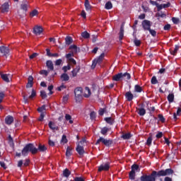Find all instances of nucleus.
Wrapping results in <instances>:
<instances>
[{
    "label": "nucleus",
    "mask_w": 181,
    "mask_h": 181,
    "mask_svg": "<svg viewBox=\"0 0 181 181\" xmlns=\"http://www.w3.org/2000/svg\"><path fill=\"white\" fill-rule=\"evenodd\" d=\"M144 90L142 89V87L139 85H135L134 86V92L135 93H142Z\"/></svg>",
    "instance_id": "473e14b6"
},
{
    "label": "nucleus",
    "mask_w": 181,
    "mask_h": 181,
    "mask_svg": "<svg viewBox=\"0 0 181 181\" xmlns=\"http://www.w3.org/2000/svg\"><path fill=\"white\" fill-rule=\"evenodd\" d=\"M29 152L32 153V155H36V153H37V148L35 146L34 144L30 143L26 144L21 151L23 156H28Z\"/></svg>",
    "instance_id": "f03ea898"
},
{
    "label": "nucleus",
    "mask_w": 181,
    "mask_h": 181,
    "mask_svg": "<svg viewBox=\"0 0 181 181\" xmlns=\"http://www.w3.org/2000/svg\"><path fill=\"white\" fill-rule=\"evenodd\" d=\"M105 56V54L103 52L102 53L99 57L95 59L93 61V64H92V69H95V66H97V64H101V63H103V60H104V57Z\"/></svg>",
    "instance_id": "20e7f679"
},
{
    "label": "nucleus",
    "mask_w": 181,
    "mask_h": 181,
    "mask_svg": "<svg viewBox=\"0 0 181 181\" xmlns=\"http://www.w3.org/2000/svg\"><path fill=\"white\" fill-rule=\"evenodd\" d=\"M172 21L174 25H179V23L180 22V20L176 17H173Z\"/></svg>",
    "instance_id": "a18cd8bd"
},
{
    "label": "nucleus",
    "mask_w": 181,
    "mask_h": 181,
    "mask_svg": "<svg viewBox=\"0 0 181 181\" xmlns=\"http://www.w3.org/2000/svg\"><path fill=\"white\" fill-rule=\"evenodd\" d=\"M1 78H2V80H4V81H6V83H9V78L8 77V74H1Z\"/></svg>",
    "instance_id": "72a5a7b5"
},
{
    "label": "nucleus",
    "mask_w": 181,
    "mask_h": 181,
    "mask_svg": "<svg viewBox=\"0 0 181 181\" xmlns=\"http://www.w3.org/2000/svg\"><path fill=\"white\" fill-rule=\"evenodd\" d=\"M46 66L47 69L51 71H53V70H54V66H53V62L50 60L47 61Z\"/></svg>",
    "instance_id": "aec40b11"
},
{
    "label": "nucleus",
    "mask_w": 181,
    "mask_h": 181,
    "mask_svg": "<svg viewBox=\"0 0 181 181\" xmlns=\"http://www.w3.org/2000/svg\"><path fill=\"white\" fill-rule=\"evenodd\" d=\"M179 50V45H175L174 49L170 50V54L173 56H176L177 54V51Z\"/></svg>",
    "instance_id": "c85d7f7f"
},
{
    "label": "nucleus",
    "mask_w": 181,
    "mask_h": 181,
    "mask_svg": "<svg viewBox=\"0 0 181 181\" xmlns=\"http://www.w3.org/2000/svg\"><path fill=\"white\" fill-rule=\"evenodd\" d=\"M74 56V54L72 52V53H69V54H66V57L68 61L70 60V59H72L71 57Z\"/></svg>",
    "instance_id": "e2e57ef3"
},
{
    "label": "nucleus",
    "mask_w": 181,
    "mask_h": 181,
    "mask_svg": "<svg viewBox=\"0 0 181 181\" xmlns=\"http://www.w3.org/2000/svg\"><path fill=\"white\" fill-rule=\"evenodd\" d=\"M1 11L2 13H5V12H8L9 11V4L8 2L4 3L1 6Z\"/></svg>",
    "instance_id": "f8f14e48"
},
{
    "label": "nucleus",
    "mask_w": 181,
    "mask_h": 181,
    "mask_svg": "<svg viewBox=\"0 0 181 181\" xmlns=\"http://www.w3.org/2000/svg\"><path fill=\"white\" fill-rule=\"evenodd\" d=\"M81 67L77 66L75 69L71 71L72 77H77V74L80 73Z\"/></svg>",
    "instance_id": "a211bd4d"
},
{
    "label": "nucleus",
    "mask_w": 181,
    "mask_h": 181,
    "mask_svg": "<svg viewBox=\"0 0 181 181\" xmlns=\"http://www.w3.org/2000/svg\"><path fill=\"white\" fill-rule=\"evenodd\" d=\"M37 152H46L47 151V147L45 145L39 144L38 148H37Z\"/></svg>",
    "instance_id": "b1692460"
},
{
    "label": "nucleus",
    "mask_w": 181,
    "mask_h": 181,
    "mask_svg": "<svg viewBox=\"0 0 181 181\" xmlns=\"http://www.w3.org/2000/svg\"><path fill=\"white\" fill-rule=\"evenodd\" d=\"M124 97L127 100V101L131 102L134 100V94H132V92L128 91L125 93Z\"/></svg>",
    "instance_id": "9d476101"
},
{
    "label": "nucleus",
    "mask_w": 181,
    "mask_h": 181,
    "mask_svg": "<svg viewBox=\"0 0 181 181\" xmlns=\"http://www.w3.org/2000/svg\"><path fill=\"white\" fill-rule=\"evenodd\" d=\"M5 122L7 125H11L13 122V117L8 115L5 118Z\"/></svg>",
    "instance_id": "412c9836"
},
{
    "label": "nucleus",
    "mask_w": 181,
    "mask_h": 181,
    "mask_svg": "<svg viewBox=\"0 0 181 181\" xmlns=\"http://www.w3.org/2000/svg\"><path fill=\"white\" fill-rule=\"evenodd\" d=\"M35 97H36V90H35V89H32L31 95L28 97V98L32 100V98H35Z\"/></svg>",
    "instance_id": "8fccbe9b"
},
{
    "label": "nucleus",
    "mask_w": 181,
    "mask_h": 181,
    "mask_svg": "<svg viewBox=\"0 0 181 181\" xmlns=\"http://www.w3.org/2000/svg\"><path fill=\"white\" fill-rule=\"evenodd\" d=\"M113 81H121L122 80V73H119L112 76Z\"/></svg>",
    "instance_id": "f3484780"
},
{
    "label": "nucleus",
    "mask_w": 181,
    "mask_h": 181,
    "mask_svg": "<svg viewBox=\"0 0 181 181\" xmlns=\"http://www.w3.org/2000/svg\"><path fill=\"white\" fill-rule=\"evenodd\" d=\"M84 5L86 11H91V5L90 4V1L88 0H85Z\"/></svg>",
    "instance_id": "7c9ffc66"
},
{
    "label": "nucleus",
    "mask_w": 181,
    "mask_h": 181,
    "mask_svg": "<svg viewBox=\"0 0 181 181\" xmlns=\"http://www.w3.org/2000/svg\"><path fill=\"white\" fill-rule=\"evenodd\" d=\"M28 6H29V1L23 0V4L21 5V9H23V11H28Z\"/></svg>",
    "instance_id": "6ab92c4d"
},
{
    "label": "nucleus",
    "mask_w": 181,
    "mask_h": 181,
    "mask_svg": "<svg viewBox=\"0 0 181 181\" xmlns=\"http://www.w3.org/2000/svg\"><path fill=\"white\" fill-rule=\"evenodd\" d=\"M40 97L42 98V100H45V98H47V94L46 93V91L41 90L40 91Z\"/></svg>",
    "instance_id": "49530a36"
},
{
    "label": "nucleus",
    "mask_w": 181,
    "mask_h": 181,
    "mask_svg": "<svg viewBox=\"0 0 181 181\" xmlns=\"http://www.w3.org/2000/svg\"><path fill=\"white\" fill-rule=\"evenodd\" d=\"M134 43L135 46H136L137 47H139V46H141V40H139L135 39L134 40Z\"/></svg>",
    "instance_id": "6e6d98bb"
},
{
    "label": "nucleus",
    "mask_w": 181,
    "mask_h": 181,
    "mask_svg": "<svg viewBox=\"0 0 181 181\" xmlns=\"http://www.w3.org/2000/svg\"><path fill=\"white\" fill-rule=\"evenodd\" d=\"M71 175V172L69 170L68 168H66L63 170V176L64 177H69Z\"/></svg>",
    "instance_id": "c756f323"
},
{
    "label": "nucleus",
    "mask_w": 181,
    "mask_h": 181,
    "mask_svg": "<svg viewBox=\"0 0 181 181\" xmlns=\"http://www.w3.org/2000/svg\"><path fill=\"white\" fill-rule=\"evenodd\" d=\"M67 88V86L64 85V83H62V85L57 88L58 91H62L64 89Z\"/></svg>",
    "instance_id": "864d4df0"
},
{
    "label": "nucleus",
    "mask_w": 181,
    "mask_h": 181,
    "mask_svg": "<svg viewBox=\"0 0 181 181\" xmlns=\"http://www.w3.org/2000/svg\"><path fill=\"white\" fill-rule=\"evenodd\" d=\"M75 95H81L83 94V88L78 87L74 90Z\"/></svg>",
    "instance_id": "393cba45"
},
{
    "label": "nucleus",
    "mask_w": 181,
    "mask_h": 181,
    "mask_svg": "<svg viewBox=\"0 0 181 181\" xmlns=\"http://www.w3.org/2000/svg\"><path fill=\"white\" fill-rule=\"evenodd\" d=\"M75 100L76 103H81V100H83L82 95H75Z\"/></svg>",
    "instance_id": "37998d69"
},
{
    "label": "nucleus",
    "mask_w": 181,
    "mask_h": 181,
    "mask_svg": "<svg viewBox=\"0 0 181 181\" xmlns=\"http://www.w3.org/2000/svg\"><path fill=\"white\" fill-rule=\"evenodd\" d=\"M38 112H45L43 111H46V105H43L42 107L37 108Z\"/></svg>",
    "instance_id": "09e8293b"
},
{
    "label": "nucleus",
    "mask_w": 181,
    "mask_h": 181,
    "mask_svg": "<svg viewBox=\"0 0 181 181\" xmlns=\"http://www.w3.org/2000/svg\"><path fill=\"white\" fill-rule=\"evenodd\" d=\"M43 32V28L41 26H35L33 28V33L35 35H40Z\"/></svg>",
    "instance_id": "ddd939ff"
},
{
    "label": "nucleus",
    "mask_w": 181,
    "mask_h": 181,
    "mask_svg": "<svg viewBox=\"0 0 181 181\" xmlns=\"http://www.w3.org/2000/svg\"><path fill=\"white\" fill-rule=\"evenodd\" d=\"M105 8L107 10L112 9V3H111V1H107L105 4Z\"/></svg>",
    "instance_id": "a19ab883"
},
{
    "label": "nucleus",
    "mask_w": 181,
    "mask_h": 181,
    "mask_svg": "<svg viewBox=\"0 0 181 181\" xmlns=\"http://www.w3.org/2000/svg\"><path fill=\"white\" fill-rule=\"evenodd\" d=\"M65 119H66V121H69V124H73V120H71V115H70L69 114H66Z\"/></svg>",
    "instance_id": "c03bdc74"
},
{
    "label": "nucleus",
    "mask_w": 181,
    "mask_h": 181,
    "mask_svg": "<svg viewBox=\"0 0 181 181\" xmlns=\"http://www.w3.org/2000/svg\"><path fill=\"white\" fill-rule=\"evenodd\" d=\"M151 83L153 85L158 84V79L156 78V76H154L151 78Z\"/></svg>",
    "instance_id": "3c124183"
},
{
    "label": "nucleus",
    "mask_w": 181,
    "mask_h": 181,
    "mask_svg": "<svg viewBox=\"0 0 181 181\" xmlns=\"http://www.w3.org/2000/svg\"><path fill=\"white\" fill-rule=\"evenodd\" d=\"M122 80H131V74L128 72L122 73Z\"/></svg>",
    "instance_id": "bb28decb"
},
{
    "label": "nucleus",
    "mask_w": 181,
    "mask_h": 181,
    "mask_svg": "<svg viewBox=\"0 0 181 181\" xmlns=\"http://www.w3.org/2000/svg\"><path fill=\"white\" fill-rule=\"evenodd\" d=\"M97 117V114L95 113V112L94 111H92L90 113V119L93 121L95 118H96Z\"/></svg>",
    "instance_id": "de8ad7c7"
},
{
    "label": "nucleus",
    "mask_w": 181,
    "mask_h": 181,
    "mask_svg": "<svg viewBox=\"0 0 181 181\" xmlns=\"http://www.w3.org/2000/svg\"><path fill=\"white\" fill-rule=\"evenodd\" d=\"M168 103H173L174 100H175V95H173V93H170L168 97Z\"/></svg>",
    "instance_id": "c9c22d12"
},
{
    "label": "nucleus",
    "mask_w": 181,
    "mask_h": 181,
    "mask_svg": "<svg viewBox=\"0 0 181 181\" xmlns=\"http://www.w3.org/2000/svg\"><path fill=\"white\" fill-rule=\"evenodd\" d=\"M131 170L133 172H139V165L138 164H133L131 167Z\"/></svg>",
    "instance_id": "2f4dec72"
},
{
    "label": "nucleus",
    "mask_w": 181,
    "mask_h": 181,
    "mask_svg": "<svg viewBox=\"0 0 181 181\" xmlns=\"http://www.w3.org/2000/svg\"><path fill=\"white\" fill-rule=\"evenodd\" d=\"M0 52L3 54V56H5L6 57H8L9 56V47H5L4 45L0 46Z\"/></svg>",
    "instance_id": "0eeeda50"
},
{
    "label": "nucleus",
    "mask_w": 181,
    "mask_h": 181,
    "mask_svg": "<svg viewBox=\"0 0 181 181\" xmlns=\"http://www.w3.org/2000/svg\"><path fill=\"white\" fill-rule=\"evenodd\" d=\"M71 43H73V37L70 36H66L65 37V44L66 45V46H70Z\"/></svg>",
    "instance_id": "5701e85b"
},
{
    "label": "nucleus",
    "mask_w": 181,
    "mask_h": 181,
    "mask_svg": "<svg viewBox=\"0 0 181 181\" xmlns=\"http://www.w3.org/2000/svg\"><path fill=\"white\" fill-rule=\"evenodd\" d=\"M8 141L9 146L11 148H13V146H15V143H13V139L12 138V136H11V134L8 135Z\"/></svg>",
    "instance_id": "cd10ccee"
},
{
    "label": "nucleus",
    "mask_w": 181,
    "mask_h": 181,
    "mask_svg": "<svg viewBox=\"0 0 181 181\" xmlns=\"http://www.w3.org/2000/svg\"><path fill=\"white\" fill-rule=\"evenodd\" d=\"M135 176H136L135 171H132L131 170V171L129 173V178L130 179V180H135Z\"/></svg>",
    "instance_id": "f704fd0d"
},
{
    "label": "nucleus",
    "mask_w": 181,
    "mask_h": 181,
    "mask_svg": "<svg viewBox=\"0 0 181 181\" xmlns=\"http://www.w3.org/2000/svg\"><path fill=\"white\" fill-rule=\"evenodd\" d=\"M110 168H111L110 162L103 163L98 167V172H108Z\"/></svg>",
    "instance_id": "39448f33"
},
{
    "label": "nucleus",
    "mask_w": 181,
    "mask_h": 181,
    "mask_svg": "<svg viewBox=\"0 0 181 181\" xmlns=\"http://www.w3.org/2000/svg\"><path fill=\"white\" fill-rule=\"evenodd\" d=\"M156 16L157 17V18H165V16H166V14H165V13H157L156 14Z\"/></svg>",
    "instance_id": "4d7b16f0"
},
{
    "label": "nucleus",
    "mask_w": 181,
    "mask_h": 181,
    "mask_svg": "<svg viewBox=\"0 0 181 181\" xmlns=\"http://www.w3.org/2000/svg\"><path fill=\"white\" fill-rule=\"evenodd\" d=\"M74 181H86V180L83 177H75Z\"/></svg>",
    "instance_id": "0e129e2a"
},
{
    "label": "nucleus",
    "mask_w": 181,
    "mask_h": 181,
    "mask_svg": "<svg viewBox=\"0 0 181 181\" xmlns=\"http://www.w3.org/2000/svg\"><path fill=\"white\" fill-rule=\"evenodd\" d=\"M81 36L83 37V39H90V33H88L87 31L83 32L81 33Z\"/></svg>",
    "instance_id": "4c0bfd02"
},
{
    "label": "nucleus",
    "mask_w": 181,
    "mask_h": 181,
    "mask_svg": "<svg viewBox=\"0 0 181 181\" xmlns=\"http://www.w3.org/2000/svg\"><path fill=\"white\" fill-rule=\"evenodd\" d=\"M144 30H150L152 24L149 20H144L141 23Z\"/></svg>",
    "instance_id": "423d86ee"
},
{
    "label": "nucleus",
    "mask_w": 181,
    "mask_h": 181,
    "mask_svg": "<svg viewBox=\"0 0 181 181\" xmlns=\"http://www.w3.org/2000/svg\"><path fill=\"white\" fill-rule=\"evenodd\" d=\"M69 142V140H67V136L66 134L62 135V139H61V144H67Z\"/></svg>",
    "instance_id": "ea45409f"
},
{
    "label": "nucleus",
    "mask_w": 181,
    "mask_h": 181,
    "mask_svg": "<svg viewBox=\"0 0 181 181\" xmlns=\"http://www.w3.org/2000/svg\"><path fill=\"white\" fill-rule=\"evenodd\" d=\"M170 24H166L165 25H164L163 27V30H170Z\"/></svg>",
    "instance_id": "774afa93"
},
{
    "label": "nucleus",
    "mask_w": 181,
    "mask_h": 181,
    "mask_svg": "<svg viewBox=\"0 0 181 181\" xmlns=\"http://www.w3.org/2000/svg\"><path fill=\"white\" fill-rule=\"evenodd\" d=\"M105 121L107 124H110V125H112L114 124V119H112V117H105Z\"/></svg>",
    "instance_id": "e433bc0d"
},
{
    "label": "nucleus",
    "mask_w": 181,
    "mask_h": 181,
    "mask_svg": "<svg viewBox=\"0 0 181 181\" xmlns=\"http://www.w3.org/2000/svg\"><path fill=\"white\" fill-rule=\"evenodd\" d=\"M132 136V135H131V133H127V134H122V138H123L124 139H131Z\"/></svg>",
    "instance_id": "79ce46f5"
},
{
    "label": "nucleus",
    "mask_w": 181,
    "mask_h": 181,
    "mask_svg": "<svg viewBox=\"0 0 181 181\" xmlns=\"http://www.w3.org/2000/svg\"><path fill=\"white\" fill-rule=\"evenodd\" d=\"M61 80L62 81H69L70 80V76H69V74L64 73L61 75Z\"/></svg>",
    "instance_id": "4be33fe9"
},
{
    "label": "nucleus",
    "mask_w": 181,
    "mask_h": 181,
    "mask_svg": "<svg viewBox=\"0 0 181 181\" xmlns=\"http://www.w3.org/2000/svg\"><path fill=\"white\" fill-rule=\"evenodd\" d=\"M37 13H39V11H37V10L34 9L30 13V16H32V18H33V16H36V15H37Z\"/></svg>",
    "instance_id": "5fc2aeb1"
},
{
    "label": "nucleus",
    "mask_w": 181,
    "mask_h": 181,
    "mask_svg": "<svg viewBox=\"0 0 181 181\" xmlns=\"http://www.w3.org/2000/svg\"><path fill=\"white\" fill-rule=\"evenodd\" d=\"M151 144H152V138L150 136L147 139L146 145H148V146H151Z\"/></svg>",
    "instance_id": "69168bd1"
},
{
    "label": "nucleus",
    "mask_w": 181,
    "mask_h": 181,
    "mask_svg": "<svg viewBox=\"0 0 181 181\" xmlns=\"http://www.w3.org/2000/svg\"><path fill=\"white\" fill-rule=\"evenodd\" d=\"M74 50L75 53H77V45H72L69 47V49L71 50L73 49Z\"/></svg>",
    "instance_id": "bf43d9fd"
},
{
    "label": "nucleus",
    "mask_w": 181,
    "mask_h": 181,
    "mask_svg": "<svg viewBox=\"0 0 181 181\" xmlns=\"http://www.w3.org/2000/svg\"><path fill=\"white\" fill-rule=\"evenodd\" d=\"M45 115H46L45 112H41L40 116L38 119V121H40V122L43 121V119L45 118Z\"/></svg>",
    "instance_id": "338daca9"
},
{
    "label": "nucleus",
    "mask_w": 181,
    "mask_h": 181,
    "mask_svg": "<svg viewBox=\"0 0 181 181\" xmlns=\"http://www.w3.org/2000/svg\"><path fill=\"white\" fill-rule=\"evenodd\" d=\"M32 87H33V76H29L28 78L26 88H32Z\"/></svg>",
    "instance_id": "9b49d317"
},
{
    "label": "nucleus",
    "mask_w": 181,
    "mask_h": 181,
    "mask_svg": "<svg viewBox=\"0 0 181 181\" xmlns=\"http://www.w3.org/2000/svg\"><path fill=\"white\" fill-rule=\"evenodd\" d=\"M148 32L151 35V36H153V37H156V32L155 31V30H152L150 28V30H148Z\"/></svg>",
    "instance_id": "13d9d810"
},
{
    "label": "nucleus",
    "mask_w": 181,
    "mask_h": 181,
    "mask_svg": "<svg viewBox=\"0 0 181 181\" xmlns=\"http://www.w3.org/2000/svg\"><path fill=\"white\" fill-rule=\"evenodd\" d=\"M48 127L52 131H59V127H57L56 124L52 121L49 122Z\"/></svg>",
    "instance_id": "4468645a"
},
{
    "label": "nucleus",
    "mask_w": 181,
    "mask_h": 181,
    "mask_svg": "<svg viewBox=\"0 0 181 181\" xmlns=\"http://www.w3.org/2000/svg\"><path fill=\"white\" fill-rule=\"evenodd\" d=\"M71 151H73V148L68 146L66 148V158H70V156H71L73 155V153L71 152Z\"/></svg>",
    "instance_id": "a878e982"
},
{
    "label": "nucleus",
    "mask_w": 181,
    "mask_h": 181,
    "mask_svg": "<svg viewBox=\"0 0 181 181\" xmlns=\"http://www.w3.org/2000/svg\"><path fill=\"white\" fill-rule=\"evenodd\" d=\"M100 144L105 145V146H107V148H110V146L113 144V141L111 139H107L104 137H100L96 141L95 145H100Z\"/></svg>",
    "instance_id": "7ed1b4c3"
},
{
    "label": "nucleus",
    "mask_w": 181,
    "mask_h": 181,
    "mask_svg": "<svg viewBox=\"0 0 181 181\" xmlns=\"http://www.w3.org/2000/svg\"><path fill=\"white\" fill-rule=\"evenodd\" d=\"M111 131V128H108L107 127H104L100 130V134L102 135H104L105 136H107V134Z\"/></svg>",
    "instance_id": "dca6fc26"
},
{
    "label": "nucleus",
    "mask_w": 181,
    "mask_h": 181,
    "mask_svg": "<svg viewBox=\"0 0 181 181\" xmlns=\"http://www.w3.org/2000/svg\"><path fill=\"white\" fill-rule=\"evenodd\" d=\"M76 152H78V155L80 156H83L86 151H84V147L83 146L78 145L77 147L76 148Z\"/></svg>",
    "instance_id": "1a4fd4ad"
},
{
    "label": "nucleus",
    "mask_w": 181,
    "mask_h": 181,
    "mask_svg": "<svg viewBox=\"0 0 181 181\" xmlns=\"http://www.w3.org/2000/svg\"><path fill=\"white\" fill-rule=\"evenodd\" d=\"M63 63V60L62 59H57L55 61V66H60Z\"/></svg>",
    "instance_id": "680f3d73"
},
{
    "label": "nucleus",
    "mask_w": 181,
    "mask_h": 181,
    "mask_svg": "<svg viewBox=\"0 0 181 181\" xmlns=\"http://www.w3.org/2000/svg\"><path fill=\"white\" fill-rule=\"evenodd\" d=\"M62 70L64 73L66 74L69 70H71V66L70 64H68L67 66H64L62 67Z\"/></svg>",
    "instance_id": "58836bf2"
},
{
    "label": "nucleus",
    "mask_w": 181,
    "mask_h": 181,
    "mask_svg": "<svg viewBox=\"0 0 181 181\" xmlns=\"http://www.w3.org/2000/svg\"><path fill=\"white\" fill-rule=\"evenodd\" d=\"M98 40V35H92V42L93 43H95Z\"/></svg>",
    "instance_id": "052dcab7"
},
{
    "label": "nucleus",
    "mask_w": 181,
    "mask_h": 181,
    "mask_svg": "<svg viewBox=\"0 0 181 181\" xmlns=\"http://www.w3.org/2000/svg\"><path fill=\"white\" fill-rule=\"evenodd\" d=\"M122 39H124V25H121L119 33V40L120 43H122Z\"/></svg>",
    "instance_id": "2eb2a0df"
},
{
    "label": "nucleus",
    "mask_w": 181,
    "mask_h": 181,
    "mask_svg": "<svg viewBox=\"0 0 181 181\" xmlns=\"http://www.w3.org/2000/svg\"><path fill=\"white\" fill-rule=\"evenodd\" d=\"M141 107H136L137 110V114H139V115H140V117H144V115H145V114H146V110H145V108H144V107H145V105L144 103H142L141 105H140Z\"/></svg>",
    "instance_id": "6e6552de"
},
{
    "label": "nucleus",
    "mask_w": 181,
    "mask_h": 181,
    "mask_svg": "<svg viewBox=\"0 0 181 181\" xmlns=\"http://www.w3.org/2000/svg\"><path fill=\"white\" fill-rule=\"evenodd\" d=\"M158 118L159 121H160V122H165V121H166V119H165V117H163V115L159 114L158 115Z\"/></svg>",
    "instance_id": "603ef678"
},
{
    "label": "nucleus",
    "mask_w": 181,
    "mask_h": 181,
    "mask_svg": "<svg viewBox=\"0 0 181 181\" xmlns=\"http://www.w3.org/2000/svg\"><path fill=\"white\" fill-rule=\"evenodd\" d=\"M175 171L172 168H167L165 170H161L158 171H152L150 175H143L140 177L141 181H156L157 177L162 176H170Z\"/></svg>",
    "instance_id": "f257e3e1"
}]
</instances>
